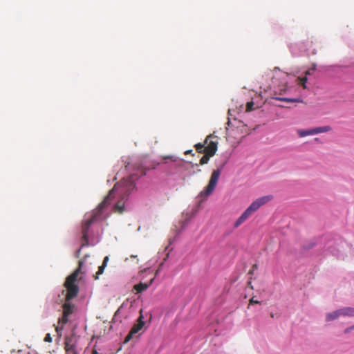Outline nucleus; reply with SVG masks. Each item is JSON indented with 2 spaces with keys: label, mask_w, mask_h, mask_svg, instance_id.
Segmentation results:
<instances>
[{
  "label": "nucleus",
  "mask_w": 354,
  "mask_h": 354,
  "mask_svg": "<svg viewBox=\"0 0 354 354\" xmlns=\"http://www.w3.org/2000/svg\"><path fill=\"white\" fill-rule=\"evenodd\" d=\"M135 187L134 179L132 176L128 178H122L119 183H116L113 188L109 192V194L104 198L103 201L100 203L97 208L91 215V216L85 220L82 223V243L81 248L88 245V232L91 225L97 219L102 210L110 204L112 198L114 197L115 192L120 195L121 198L116 203L113 207L115 212L122 213L124 209V200L133 190Z\"/></svg>",
  "instance_id": "obj_1"
},
{
  "label": "nucleus",
  "mask_w": 354,
  "mask_h": 354,
  "mask_svg": "<svg viewBox=\"0 0 354 354\" xmlns=\"http://www.w3.org/2000/svg\"><path fill=\"white\" fill-rule=\"evenodd\" d=\"M83 261H80L78 263V268L70 274L66 279L64 283V287L66 289V299H72L75 298L79 292V287L76 284L77 277L81 271Z\"/></svg>",
  "instance_id": "obj_2"
},
{
  "label": "nucleus",
  "mask_w": 354,
  "mask_h": 354,
  "mask_svg": "<svg viewBox=\"0 0 354 354\" xmlns=\"http://www.w3.org/2000/svg\"><path fill=\"white\" fill-rule=\"evenodd\" d=\"M221 173V170L220 169L214 170L212 171L208 185L205 189L200 193V196L201 197H207L214 192L217 185Z\"/></svg>",
  "instance_id": "obj_3"
},
{
  "label": "nucleus",
  "mask_w": 354,
  "mask_h": 354,
  "mask_svg": "<svg viewBox=\"0 0 354 354\" xmlns=\"http://www.w3.org/2000/svg\"><path fill=\"white\" fill-rule=\"evenodd\" d=\"M218 142L217 141H210L207 146H206V150L205 155L200 160V165H205L208 162L210 157L214 156L217 151Z\"/></svg>",
  "instance_id": "obj_4"
},
{
  "label": "nucleus",
  "mask_w": 354,
  "mask_h": 354,
  "mask_svg": "<svg viewBox=\"0 0 354 354\" xmlns=\"http://www.w3.org/2000/svg\"><path fill=\"white\" fill-rule=\"evenodd\" d=\"M331 130L330 127L329 126H324L316 127L310 129H299L297 130V134L300 138L305 137L307 136H312L315 134H318L321 133L328 132Z\"/></svg>",
  "instance_id": "obj_5"
},
{
  "label": "nucleus",
  "mask_w": 354,
  "mask_h": 354,
  "mask_svg": "<svg viewBox=\"0 0 354 354\" xmlns=\"http://www.w3.org/2000/svg\"><path fill=\"white\" fill-rule=\"evenodd\" d=\"M272 199V196H264L260 198H258L255 201H254L247 208L250 210V212L253 214L259 208H260L262 205H265L270 201Z\"/></svg>",
  "instance_id": "obj_6"
},
{
  "label": "nucleus",
  "mask_w": 354,
  "mask_h": 354,
  "mask_svg": "<svg viewBox=\"0 0 354 354\" xmlns=\"http://www.w3.org/2000/svg\"><path fill=\"white\" fill-rule=\"evenodd\" d=\"M78 340V336L75 333H72L70 335L65 337V350L66 352H74L76 347V344Z\"/></svg>",
  "instance_id": "obj_7"
},
{
  "label": "nucleus",
  "mask_w": 354,
  "mask_h": 354,
  "mask_svg": "<svg viewBox=\"0 0 354 354\" xmlns=\"http://www.w3.org/2000/svg\"><path fill=\"white\" fill-rule=\"evenodd\" d=\"M340 317H344V308H342L326 315V321L331 322L337 319Z\"/></svg>",
  "instance_id": "obj_8"
},
{
  "label": "nucleus",
  "mask_w": 354,
  "mask_h": 354,
  "mask_svg": "<svg viewBox=\"0 0 354 354\" xmlns=\"http://www.w3.org/2000/svg\"><path fill=\"white\" fill-rule=\"evenodd\" d=\"M213 138H214V136L212 134H210L206 137L203 143L199 142L196 144L194 145L196 150L198 153H205L206 146H207L210 141H212L211 139Z\"/></svg>",
  "instance_id": "obj_9"
},
{
  "label": "nucleus",
  "mask_w": 354,
  "mask_h": 354,
  "mask_svg": "<svg viewBox=\"0 0 354 354\" xmlns=\"http://www.w3.org/2000/svg\"><path fill=\"white\" fill-rule=\"evenodd\" d=\"M252 214V212H250L248 209H246L244 211V212L240 216V217L236 221V222L234 224V227L235 228H237L243 222H245Z\"/></svg>",
  "instance_id": "obj_10"
},
{
  "label": "nucleus",
  "mask_w": 354,
  "mask_h": 354,
  "mask_svg": "<svg viewBox=\"0 0 354 354\" xmlns=\"http://www.w3.org/2000/svg\"><path fill=\"white\" fill-rule=\"evenodd\" d=\"M153 278L150 280L149 283H139L133 286L134 290H136L137 293H141L146 290L153 283Z\"/></svg>",
  "instance_id": "obj_11"
},
{
  "label": "nucleus",
  "mask_w": 354,
  "mask_h": 354,
  "mask_svg": "<svg viewBox=\"0 0 354 354\" xmlns=\"http://www.w3.org/2000/svg\"><path fill=\"white\" fill-rule=\"evenodd\" d=\"M142 319H143V317L141 315L138 317L137 323L133 325V326L132 327V328L131 329L130 332H131V334L135 335L137 333H138V331L140 330L142 328V327L144 326V324H145V322L142 320Z\"/></svg>",
  "instance_id": "obj_12"
},
{
  "label": "nucleus",
  "mask_w": 354,
  "mask_h": 354,
  "mask_svg": "<svg viewBox=\"0 0 354 354\" xmlns=\"http://www.w3.org/2000/svg\"><path fill=\"white\" fill-rule=\"evenodd\" d=\"M66 302L63 305V313L65 314L66 316H69L73 312V309L75 306L69 303L71 299H67L66 296L65 297Z\"/></svg>",
  "instance_id": "obj_13"
},
{
  "label": "nucleus",
  "mask_w": 354,
  "mask_h": 354,
  "mask_svg": "<svg viewBox=\"0 0 354 354\" xmlns=\"http://www.w3.org/2000/svg\"><path fill=\"white\" fill-rule=\"evenodd\" d=\"M109 260V257L106 256L103 260L102 266L98 268V271L96 272L95 276V279H97L99 278V275L102 274L104 272V268H106Z\"/></svg>",
  "instance_id": "obj_14"
},
{
  "label": "nucleus",
  "mask_w": 354,
  "mask_h": 354,
  "mask_svg": "<svg viewBox=\"0 0 354 354\" xmlns=\"http://www.w3.org/2000/svg\"><path fill=\"white\" fill-rule=\"evenodd\" d=\"M68 316H66L64 313H63V315H62V317L59 318V321H58V323L59 324H62V326L61 327H59V326H56L55 327V330L56 332L59 335H61V334H59V331L62 330H63V326L64 324H66L68 321Z\"/></svg>",
  "instance_id": "obj_15"
},
{
  "label": "nucleus",
  "mask_w": 354,
  "mask_h": 354,
  "mask_svg": "<svg viewBox=\"0 0 354 354\" xmlns=\"http://www.w3.org/2000/svg\"><path fill=\"white\" fill-rule=\"evenodd\" d=\"M344 317H354V308L353 307H344Z\"/></svg>",
  "instance_id": "obj_16"
},
{
  "label": "nucleus",
  "mask_w": 354,
  "mask_h": 354,
  "mask_svg": "<svg viewBox=\"0 0 354 354\" xmlns=\"http://www.w3.org/2000/svg\"><path fill=\"white\" fill-rule=\"evenodd\" d=\"M275 100L282 102H301L300 100L296 99V98H288V97H274Z\"/></svg>",
  "instance_id": "obj_17"
},
{
  "label": "nucleus",
  "mask_w": 354,
  "mask_h": 354,
  "mask_svg": "<svg viewBox=\"0 0 354 354\" xmlns=\"http://www.w3.org/2000/svg\"><path fill=\"white\" fill-rule=\"evenodd\" d=\"M306 81H307L306 77H299L297 78L298 84H300L304 88H306Z\"/></svg>",
  "instance_id": "obj_18"
},
{
  "label": "nucleus",
  "mask_w": 354,
  "mask_h": 354,
  "mask_svg": "<svg viewBox=\"0 0 354 354\" xmlns=\"http://www.w3.org/2000/svg\"><path fill=\"white\" fill-rule=\"evenodd\" d=\"M254 102L252 101L248 102L246 104V111L249 112L253 109Z\"/></svg>",
  "instance_id": "obj_19"
},
{
  "label": "nucleus",
  "mask_w": 354,
  "mask_h": 354,
  "mask_svg": "<svg viewBox=\"0 0 354 354\" xmlns=\"http://www.w3.org/2000/svg\"><path fill=\"white\" fill-rule=\"evenodd\" d=\"M316 68V66L315 64L313 65V66L312 67V68L306 71L305 74L306 75H310L312 74V71H315Z\"/></svg>",
  "instance_id": "obj_20"
},
{
  "label": "nucleus",
  "mask_w": 354,
  "mask_h": 354,
  "mask_svg": "<svg viewBox=\"0 0 354 354\" xmlns=\"http://www.w3.org/2000/svg\"><path fill=\"white\" fill-rule=\"evenodd\" d=\"M254 304H260V301L258 300H255L254 297H252L249 301V305Z\"/></svg>",
  "instance_id": "obj_21"
},
{
  "label": "nucleus",
  "mask_w": 354,
  "mask_h": 354,
  "mask_svg": "<svg viewBox=\"0 0 354 354\" xmlns=\"http://www.w3.org/2000/svg\"><path fill=\"white\" fill-rule=\"evenodd\" d=\"M44 341L46 342H52V337L50 336V335L49 333H48L45 338H44Z\"/></svg>",
  "instance_id": "obj_22"
},
{
  "label": "nucleus",
  "mask_w": 354,
  "mask_h": 354,
  "mask_svg": "<svg viewBox=\"0 0 354 354\" xmlns=\"http://www.w3.org/2000/svg\"><path fill=\"white\" fill-rule=\"evenodd\" d=\"M133 335H134L131 334V332H129V333L125 337L124 342H129L132 338Z\"/></svg>",
  "instance_id": "obj_23"
},
{
  "label": "nucleus",
  "mask_w": 354,
  "mask_h": 354,
  "mask_svg": "<svg viewBox=\"0 0 354 354\" xmlns=\"http://www.w3.org/2000/svg\"><path fill=\"white\" fill-rule=\"evenodd\" d=\"M352 331L351 329H350V326L349 327H347L344 330V334H348L349 333H351Z\"/></svg>",
  "instance_id": "obj_24"
},
{
  "label": "nucleus",
  "mask_w": 354,
  "mask_h": 354,
  "mask_svg": "<svg viewBox=\"0 0 354 354\" xmlns=\"http://www.w3.org/2000/svg\"><path fill=\"white\" fill-rule=\"evenodd\" d=\"M80 250H81V248H80L77 252H76V254H75V257L77 258H78L80 257Z\"/></svg>",
  "instance_id": "obj_25"
},
{
  "label": "nucleus",
  "mask_w": 354,
  "mask_h": 354,
  "mask_svg": "<svg viewBox=\"0 0 354 354\" xmlns=\"http://www.w3.org/2000/svg\"><path fill=\"white\" fill-rule=\"evenodd\" d=\"M121 308H122V306H121V307H120V308L117 310V311H116V312H115V316H117V315L120 313Z\"/></svg>",
  "instance_id": "obj_26"
},
{
  "label": "nucleus",
  "mask_w": 354,
  "mask_h": 354,
  "mask_svg": "<svg viewBox=\"0 0 354 354\" xmlns=\"http://www.w3.org/2000/svg\"><path fill=\"white\" fill-rule=\"evenodd\" d=\"M192 150H187L185 152V154H192Z\"/></svg>",
  "instance_id": "obj_27"
},
{
  "label": "nucleus",
  "mask_w": 354,
  "mask_h": 354,
  "mask_svg": "<svg viewBox=\"0 0 354 354\" xmlns=\"http://www.w3.org/2000/svg\"><path fill=\"white\" fill-rule=\"evenodd\" d=\"M257 268H258V266H257V264H254V265L252 266V270H257Z\"/></svg>",
  "instance_id": "obj_28"
},
{
  "label": "nucleus",
  "mask_w": 354,
  "mask_h": 354,
  "mask_svg": "<svg viewBox=\"0 0 354 354\" xmlns=\"http://www.w3.org/2000/svg\"><path fill=\"white\" fill-rule=\"evenodd\" d=\"M350 329L352 330H354V325L350 326Z\"/></svg>",
  "instance_id": "obj_29"
},
{
  "label": "nucleus",
  "mask_w": 354,
  "mask_h": 354,
  "mask_svg": "<svg viewBox=\"0 0 354 354\" xmlns=\"http://www.w3.org/2000/svg\"><path fill=\"white\" fill-rule=\"evenodd\" d=\"M253 271H254V270H250V272H249V273H250V274H252V273H253Z\"/></svg>",
  "instance_id": "obj_30"
}]
</instances>
